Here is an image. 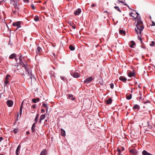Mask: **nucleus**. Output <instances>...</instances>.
<instances>
[{
    "instance_id": "1",
    "label": "nucleus",
    "mask_w": 155,
    "mask_h": 155,
    "mask_svg": "<svg viewBox=\"0 0 155 155\" xmlns=\"http://www.w3.org/2000/svg\"><path fill=\"white\" fill-rule=\"evenodd\" d=\"M133 18H134L136 20H137V23L136 25L137 29L135 28V31L136 33L138 34V31H139L140 35L141 34V31H142L144 28V26L143 24V21L141 20L140 16H137L136 18H134V16H133Z\"/></svg>"
},
{
    "instance_id": "2",
    "label": "nucleus",
    "mask_w": 155,
    "mask_h": 155,
    "mask_svg": "<svg viewBox=\"0 0 155 155\" xmlns=\"http://www.w3.org/2000/svg\"><path fill=\"white\" fill-rule=\"evenodd\" d=\"M70 74L73 77L78 78L80 76L79 73L76 71H71L70 72Z\"/></svg>"
},
{
    "instance_id": "3",
    "label": "nucleus",
    "mask_w": 155,
    "mask_h": 155,
    "mask_svg": "<svg viewBox=\"0 0 155 155\" xmlns=\"http://www.w3.org/2000/svg\"><path fill=\"white\" fill-rule=\"evenodd\" d=\"M21 23L20 21H18L16 22H14L12 24V25L14 26H16L17 28L15 29V31L17 30L19 28L21 27Z\"/></svg>"
},
{
    "instance_id": "4",
    "label": "nucleus",
    "mask_w": 155,
    "mask_h": 155,
    "mask_svg": "<svg viewBox=\"0 0 155 155\" xmlns=\"http://www.w3.org/2000/svg\"><path fill=\"white\" fill-rule=\"evenodd\" d=\"M93 79V78L92 77H89L86 78L84 81V84H88L91 83Z\"/></svg>"
},
{
    "instance_id": "5",
    "label": "nucleus",
    "mask_w": 155,
    "mask_h": 155,
    "mask_svg": "<svg viewBox=\"0 0 155 155\" xmlns=\"http://www.w3.org/2000/svg\"><path fill=\"white\" fill-rule=\"evenodd\" d=\"M127 73L128 76L129 77H134L135 76V72L134 70L133 71V72L130 71H127Z\"/></svg>"
},
{
    "instance_id": "6",
    "label": "nucleus",
    "mask_w": 155,
    "mask_h": 155,
    "mask_svg": "<svg viewBox=\"0 0 155 155\" xmlns=\"http://www.w3.org/2000/svg\"><path fill=\"white\" fill-rule=\"evenodd\" d=\"M22 56V55L21 54L19 57V64L21 66H22V67H24V66H25V64L23 62Z\"/></svg>"
},
{
    "instance_id": "7",
    "label": "nucleus",
    "mask_w": 155,
    "mask_h": 155,
    "mask_svg": "<svg viewBox=\"0 0 155 155\" xmlns=\"http://www.w3.org/2000/svg\"><path fill=\"white\" fill-rule=\"evenodd\" d=\"M13 102L12 101L8 100L6 101V104L9 107H11L13 105Z\"/></svg>"
},
{
    "instance_id": "8",
    "label": "nucleus",
    "mask_w": 155,
    "mask_h": 155,
    "mask_svg": "<svg viewBox=\"0 0 155 155\" xmlns=\"http://www.w3.org/2000/svg\"><path fill=\"white\" fill-rule=\"evenodd\" d=\"M81 11V8H78L74 12V14L76 16L80 14Z\"/></svg>"
},
{
    "instance_id": "9",
    "label": "nucleus",
    "mask_w": 155,
    "mask_h": 155,
    "mask_svg": "<svg viewBox=\"0 0 155 155\" xmlns=\"http://www.w3.org/2000/svg\"><path fill=\"white\" fill-rule=\"evenodd\" d=\"M119 79L124 83H126L127 82V79L125 77L121 76L119 78Z\"/></svg>"
},
{
    "instance_id": "10",
    "label": "nucleus",
    "mask_w": 155,
    "mask_h": 155,
    "mask_svg": "<svg viewBox=\"0 0 155 155\" xmlns=\"http://www.w3.org/2000/svg\"><path fill=\"white\" fill-rule=\"evenodd\" d=\"M130 153L134 155H136L137 153V152L136 149H132L130 150Z\"/></svg>"
},
{
    "instance_id": "11",
    "label": "nucleus",
    "mask_w": 155,
    "mask_h": 155,
    "mask_svg": "<svg viewBox=\"0 0 155 155\" xmlns=\"http://www.w3.org/2000/svg\"><path fill=\"white\" fill-rule=\"evenodd\" d=\"M136 45L135 42L133 41H132L130 42V46L131 48H134V46Z\"/></svg>"
},
{
    "instance_id": "12",
    "label": "nucleus",
    "mask_w": 155,
    "mask_h": 155,
    "mask_svg": "<svg viewBox=\"0 0 155 155\" xmlns=\"http://www.w3.org/2000/svg\"><path fill=\"white\" fill-rule=\"evenodd\" d=\"M35 127H36V124L35 123H34L32 126L31 128V130L32 132H35Z\"/></svg>"
},
{
    "instance_id": "13",
    "label": "nucleus",
    "mask_w": 155,
    "mask_h": 155,
    "mask_svg": "<svg viewBox=\"0 0 155 155\" xmlns=\"http://www.w3.org/2000/svg\"><path fill=\"white\" fill-rule=\"evenodd\" d=\"M47 153V150L46 149L43 150L41 152L40 155H46Z\"/></svg>"
},
{
    "instance_id": "14",
    "label": "nucleus",
    "mask_w": 155,
    "mask_h": 155,
    "mask_svg": "<svg viewBox=\"0 0 155 155\" xmlns=\"http://www.w3.org/2000/svg\"><path fill=\"white\" fill-rule=\"evenodd\" d=\"M140 106L137 104H135L133 107V110L137 109L138 110H139L140 109Z\"/></svg>"
},
{
    "instance_id": "15",
    "label": "nucleus",
    "mask_w": 155,
    "mask_h": 155,
    "mask_svg": "<svg viewBox=\"0 0 155 155\" xmlns=\"http://www.w3.org/2000/svg\"><path fill=\"white\" fill-rule=\"evenodd\" d=\"M42 50L41 48L39 46H38L36 49V53L37 54H38L41 52Z\"/></svg>"
},
{
    "instance_id": "16",
    "label": "nucleus",
    "mask_w": 155,
    "mask_h": 155,
    "mask_svg": "<svg viewBox=\"0 0 155 155\" xmlns=\"http://www.w3.org/2000/svg\"><path fill=\"white\" fill-rule=\"evenodd\" d=\"M21 146L20 145H19L17 147V149L16 150V155H19V151Z\"/></svg>"
},
{
    "instance_id": "17",
    "label": "nucleus",
    "mask_w": 155,
    "mask_h": 155,
    "mask_svg": "<svg viewBox=\"0 0 155 155\" xmlns=\"http://www.w3.org/2000/svg\"><path fill=\"white\" fill-rule=\"evenodd\" d=\"M17 54L15 53H13L11 54L9 57V58L10 59H12L16 57Z\"/></svg>"
},
{
    "instance_id": "18",
    "label": "nucleus",
    "mask_w": 155,
    "mask_h": 155,
    "mask_svg": "<svg viewBox=\"0 0 155 155\" xmlns=\"http://www.w3.org/2000/svg\"><path fill=\"white\" fill-rule=\"evenodd\" d=\"M119 33L120 35H126L125 31L122 29L119 30Z\"/></svg>"
},
{
    "instance_id": "19",
    "label": "nucleus",
    "mask_w": 155,
    "mask_h": 155,
    "mask_svg": "<svg viewBox=\"0 0 155 155\" xmlns=\"http://www.w3.org/2000/svg\"><path fill=\"white\" fill-rule=\"evenodd\" d=\"M112 100L111 98H110L108 100H107L106 101V102L107 104H111L112 102Z\"/></svg>"
},
{
    "instance_id": "20",
    "label": "nucleus",
    "mask_w": 155,
    "mask_h": 155,
    "mask_svg": "<svg viewBox=\"0 0 155 155\" xmlns=\"http://www.w3.org/2000/svg\"><path fill=\"white\" fill-rule=\"evenodd\" d=\"M142 153L143 155H152V154L149 153H148L146 150H143V151Z\"/></svg>"
},
{
    "instance_id": "21",
    "label": "nucleus",
    "mask_w": 155,
    "mask_h": 155,
    "mask_svg": "<svg viewBox=\"0 0 155 155\" xmlns=\"http://www.w3.org/2000/svg\"><path fill=\"white\" fill-rule=\"evenodd\" d=\"M40 101V99L39 98H33L32 100V101L34 103H36L37 102H39Z\"/></svg>"
},
{
    "instance_id": "22",
    "label": "nucleus",
    "mask_w": 155,
    "mask_h": 155,
    "mask_svg": "<svg viewBox=\"0 0 155 155\" xmlns=\"http://www.w3.org/2000/svg\"><path fill=\"white\" fill-rule=\"evenodd\" d=\"M61 135L63 137H65L66 135L65 131L63 129H61Z\"/></svg>"
},
{
    "instance_id": "23",
    "label": "nucleus",
    "mask_w": 155,
    "mask_h": 155,
    "mask_svg": "<svg viewBox=\"0 0 155 155\" xmlns=\"http://www.w3.org/2000/svg\"><path fill=\"white\" fill-rule=\"evenodd\" d=\"M138 31V33H139V35H138V40H140V41L141 43L143 42L142 41V38L141 37V36L142 35L141 34L140 35V33L139 32V31Z\"/></svg>"
},
{
    "instance_id": "24",
    "label": "nucleus",
    "mask_w": 155,
    "mask_h": 155,
    "mask_svg": "<svg viewBox=\"0 0 155 155\" xmlns=\"http://www.w3.org/2000/svg\"><path fill=\"white\" fill-rule=\"evenodd\" d=\"M42 106L46 109V111L47 112L48 111V109L49 107L47 105L44 103H43L42 104Z\"/></svg>"
},
{
    "instance_id": "25",
    "label": "nucleus",
    "mask_w": 155,
    "mask_h": 155,
    "mask_svg": "<svg viewBox=\"0 0 155 155\" xmlns=\"http://www.w3.org/2000/svg\"><path fill=\"white\" fill-rule=\"evenodd\" d=\"M126 97L127 99L130 100L132 98V95L131 94H129V95L127 94L126 95Z\"/></svg>"
},
{
    "instance_id": "26",
    "label": "nucleus",
    "mask_w": 155,
    "mask_h": 155,
    "mask_svg": "<svg viewBox=\"0 0 155 155\" xmlns=\"http://www.w3.org/2000/svg\"><path fill=\"white\" fill-rule=\"evenodd\" d=\"M24 67H25V69L26 70V72L31 70L28 67L27 64H26L25 66H24Z\"/></svg>"
},
{
    "instance_id": "27",
    "label": "nucleus",
    "mask_w": 155,
    "mask_h": 155,
    "mask_svg": "<svg viewBox=\"0 0 155 155\" xmlns=\"http://www.w3.org/2000/svg\"><path fill=\"white\" fill-rule=\"evenodd\" d=\"M69 48L72 51H73L75 49L74 47L72 45H70L69 46Z\"/></svg>"
},
{
    "instance_id": "28",
    "label": "nucleus",
    "mask_w": 155,
    "mask_h": 155,
    "mask_svg": "<svg viewBox=\"0 0 155 155\" xmlns=\"http://www.w3.org/2000/svg\"><path fill=\"white\" fill-rule=\"evenodd\" d=\"M45 117V114H42L41 115L40 119H41V120H43L44 119Z\"/></svg>"
},
{
    "instance_id": "29",
    "label": "nucleus",
    "mask_w": 155,
    "mask_h": 155,
    "mask_svg": "<svg viewBox=\"0 0 155 155\" xmlns=\"http://www.w3.org/2000/svg\"><path fill=\"white\" fill-rule=\"evenodd\" d=\"M118 1L119 2H117V3H119L120 2L121 3H122L123 5H127V4H126L125 2H123V1L119 0H118Z\"/></svg>"
},
{
    "instance_id": "30",
    "label": "nucleus",
    "mask_w": 155,
    "mask_h": 155,
    "mask_svg": "<svg viewBox=\"0 0 155 155\" xmlns=\"http://www.w3.org/2000/svg\"><path fill=\"white\" fill-rule=\"evenodd\" d=\"M99 82L100 84L101 85H102L104 84V82L102 79H99Z\"/></svg>"
},
{
    "instance_id": "31",
    "label": "nucleus",
    "mask_w": 155,
    "mask_h": 155,
    "mask_svg": "<svg viewBox=\"0 0 155 155\" xmlns=\"http://www.w3.org/2000/svg\"><path fill=\"white\" fill-rule=\"evenodd\" d=\"M34 20L36 21H38L39 20V17L38 15H36L34 19Z\"/></svg>"
},
{
    "instance_id": "32",
    "label": "nucleus",
    "mask_w": 155,
    "mask_h": 155,
    "mask_svg": "<svg viewBox=\"0 0 155 155\" xmlns=\"http://www.w3.org/2000/svg\"><path fill=\"white\" fill-rule=\"evenodd\" d=\"M30 79H31V80L32 79V78H34V79H35L34 76L32 74V72H30L29 75Z\"/></svg>"
},
{
    "instance_id": "33",
    "label": "nucleus",
    "mask_w": 155,
    "mask_h": 155,
    "mask_svg": "<svg viewBox=\"0 0 155 155\" xmlns=\"http://www.w3.org/2000/svg\"><path fill=\"white\" fill-rule=\"evenodd\" d=\"M114 8L117 11L121 12V11L118 6H115L114 7Z\"/></svg>"
},
{
    "instance_id": "34",
    "label": "nucleus",
    "mask_w": 155,
    "mask_h": 155,
    "mask_svg": "<svg viewBox=\"0 0 155 155\" xmlns=\"http://www.w3.org/2000/svg\"><path fill=\"white\" fill-rule=\"evenodd\" d=\"M141 48H143V49L146 48V46L143 42L141 43Z\"/></svg>"
},
{
    "instance_id": "35",
    "label": "nucleus",
    "mask_w": 155,
    "mask_h": 155,
    "mask_svg": "<svg viewBox=\"0 0 155 155\" xmlns=\"http://www.w3.org/2000/svg\"><path fill=\"white\" fill-rule=\"evenodd\" d=\"M155 44V43L154 41H151V43L150 44V46L151 47H153L154 46V45Z\"/></svg>"
},
{
    "instance_id": "36",
    "label": "nucleus",
    "mask_w": 155,
    "mask_h": 155,
    "mask_svg": "<svg viewBox=\"0 0 155 155\" xmlns=\"http://www.w3.org/2000/svg\"><path fill=\"white\" fill-rule=\"evenodd\" d=\"M44 126H45V127H47V125L48 124V120L47 119H46L45 120V121L44 122Z\"/></svg>"
},
{
    "instance_id": "37",
    "label": "nucleus",
    "mask_w": 155,
    "mask_h": 155,
    "mask_svg": "<svg viewBox=\"0 0 155 155\" xmlns=\"http://www.w3.org/2000/svg\"><path fill=\"white\" fill-rule=\"evenodd\" d=\"M18 129H15L13 130V132H14L15 134H16L18 132Z\"/></svg>"
},
{
    "instance_id": "38",
    "label": "nucleus",
    "mask_w": 155,
    "mask_h": 155,
    "mask_svg": "<svg viewBox=\"0 0 155 155\" xmlns=\"http://www.w3.org/2000/svg\"><path fill=\"white\" fill-rule=\"evenodd\" d=\"M114 84L113 83H111L110 84V87L112 89H113L114 88Z\"/></svg>"
},
{
    "instance_id": "39",
    "label": "nucleus",
    "mask_w": 155,
    "mask_h": 155,
    "mask_svg": "<svg viewBox=\"0 0 155 155\" xmlns=\"http://www.w3.org/2000/svg\"><path fill=\"white\" fill-rule=\"evenodd\" d=\"M10 77V75L9 74H7L5 78V79H7L8 80V77Z\"/></svg>"
},
{
    "instance_id": "40",
    "label": "nucleus",
    "mask_w": 155,
    "mask_h": 155,
    "mask_svg": "<svg viewBox=\"0 0 155 155\" xmlns=\"http://www.w3.org/2000/svg\"><path fill=\"white\" fill-rule=\"evenodd\" d=\"M9 82V81L7 79H5V84L7 85V84Z\"/></svg>"
},
{
    "instance_id": "41",
    "label": "nucleus",
    "mask_w": 155,
    "mask_h": 155,
    "mask_svg": "<svg viewBox=\"0 0 155 155\" xmlns=\"http://www.w3.org/2000/svg\"><path fill=\"white\" fill-rule=\"evenodd\" d=\"M38 121V119L37 118H35L34 120V121L35 122V123H35V124H36L37 123Z\"/></svg>"
},
{
    "instance_id": "42",
    "label": "nucleus",
    "mask_w": 155,
    "mask_h": 155,
    "mask_svg": "<svg viewBox=\"0 0 155 155\" xmlns=\"http://www.w3.org/2000/svg\"><path fill=\"white\" fill-rule=\"evenodd\" d=\"M63 80V81H64L65 80V78L63 76H61L60 77Z\"/></svg>"
},
{
    "instance_id": "43",
    "label": "nucleus",
    "mask_w": 155,
    "mask_h": 155,
    "mask_svg": "<svg viewBox=\"0 0 155 155\" xmlns=\"http://www.w3.org/2000/svg\"><path fill=\"white\" fill-rule=\"evenodd\" d=\"M13 5H14V8L15 9H17V3H15L14 4H13Z\"/></svg>"
},
{
    "instance_id": "44",
    "label": "nucleus",
    "mask_w": 155,
    "mask_h": 155,
    "mask_svg": "<svg viewBox=\"0 0 155 155\" xmlns=\"http://www.w3.org/2000/svg\"><path fill=\"white\" fill-rule=\"evenodd\" d=\"M117 150L118 152V154H120V153H121V150L120 149L118 148Z\"/></svg>"
},
{
    "instance_id": "45",
    "label": "nucleus",
    "mask_w": 155,
    "mask_h": 155,
    "mask_svg": "<svg viewBox=\"0 0 155 155\" xmlns=\"http://www.w3.org/2000/svg\"><path fill=\"white\" fill-rule=\"evenodd\" d=\"M143 103L144 104H147V103H150V101L149 100H148L144 102Z\"/></svg>"
},
{
    "instance_id": "46",
    "label": "nucleus",
    "mask_w": 155,
    "mask_h": 155,
    "mask_svg": "<svg viewBox=\"0 0 155 155\" xmlns=\"http://www.w3.org/2000/svg\"><path fill=\"white\" fill-rule=\"evenodd\" d=\"M73 97V95L72 94H68V98H70L71 97Z\"/></svg>"
},
{
    "instance_id": "47",
    "label": "nucleus",
    "mask_w": 155,
    "mask_h": 155,
    "mask_svg": "<svg viewBox=\"0 0 155 155\" xmlns=\"http://www.w3.org/2000/svg\"><path fill=\"white\" fill-rule=\"evenodd\" d=\"M150 121H148L147 122V125L149 127H152V126H150Z\"/></svg>"
},
{
    "instance_id": "48",
    "label": "nucleus",
    "mask_w": 155,
    "mask_h": 155,
    "mask_svg": "<svg viewBox=\"0 0 155 155\" xmlns=\"http://www.w3.org/2000/svg\"><path fill=\"white\" fill-rule=\"evenodd\" d=\"M31 7L33 9H35V6L33 4H31Z\"/></svg>"
},
{
    "instance_id": "49",
    "label": "nucleus",
    "mask_w": 155,
    "mask_h": 155,
    "mask_svg": "<svg viewBox=\"0 0 155 155\" xmlns=\"http://www.w3.org/2000/svg\"><path fill=\"white\" fill-rule=\"evenodd\" d=\"M36 106L35 104H33L32 105L31 107L33 108H36Z\"/></svg>"
},
{
    "instance_id": "50",
    "label": "nucleus",
    "mask_w": 155,
    "mask_h": 155,
    "mask_svg": "<svg viewBox=\"0 0 155 155\" xmlns=\"http://www.w3.org/2000/svg\"><path fill=\"white\" fill-rule=\"evenodd\" d=\"M152 25H151V26H154L155 25V22L153 21H152Z\"/></svg>"
},
{
    "instance_id": "51",
    "label": "nucleus",
    "mask_w": 155,
    "mask_h": 155,
    "mask_svg": "<svg viewBox=\"0 0 155 155\" xmlns=\"http://www.w3.org/2000/svg\"><path fill=\"white\" fill-rule=\"evenodd\" d=\"M45 112V110L44 109H41V113H43Z\"/></svg>"
},
{
    "instance_id": "52",
    "label": "nucleus",
    "mask_w": 155,
    "mask_h": 155,
    "mask_svg": "<svg viewBox=\"0 0 155 155\" xmlns=\"http://www.w3.org/2000/svg\"><path fill=\"white\" fill-rule=\"evenodd\" d=\"M18 116H19L18 113V114H17V117H16V121L15 122V123L16 122V121L18 120Z\"/></svg>"
},
{
    "instance_id": "53",
    "label": "nucleus",
    "mask_w": 155,
    "mask_h": 155,
    "mask_svg": "<svg viewBox=\"0 0 155 155\" xmlns=\"http://www.w3.org/2000/svg\"><path fill=\"white\" fill-rule=\"evenodd\" d=\"M22 108H23V105H21V106L20 108V110H22Z\"/></svg>"
},
{
    "instance_id": "54",
    "label": "nucleus",
    "mask_w": 155,
    "mask_h": 155,
    "mask_svg": "<svg viewBox=\"0 0 155 155\" xmlns=\"http://www.w3.org/2000/svg\"><path fill=\"white\" fill-rule=\"evenodd\" d=\"M27 74H28V75L29 76V74H30V72H31V71H27Z\"/></svg>"
},
{
    "instance_id": "55",
    "label": "nucleus",
    "mask_w": 155,
    "mask_h": 155,
    "mask_svg": "<svg viewBox=\"0 0 155 155\" xmlns=\"http://www.w3.org/2000/svg\"><path fill=\"white\" fill-rule=\"evenodd\" d=\"M121 149L122 151H124V148L123 147H121Z\"/></svg>"
},
{
    "instance_id": "56",
    "label": "nucleus",
    "mask_w": 155,
    "mask_h": 155,
    "mask_svg": "<svg viewBox=\"0 0 155 155\" xmlns=\"http://www.w3.org/2000/svg\"><path fill=\"white\" fill-rule=\"evenodd\" d=\"M39 116V114H38L36 115L35 118L38 119Z\"/></svg>"
},
{
    "instance_id": "57",
    "label": "nucleus",
    "mask_w": 155,
    "mask_h": 155,
    "mask_svg": "<svg viewBox=\"0 0 155 155\" xmlns=\"http://www.w3.org/2000/svg\"><path fill=\"white\" fill-rule=\"evenodd\" d=\"M15 66H16V67H17L18 66V63H16L15 64Z\"/></svg>"
},
{
    "instance_id": "58",
    "label": "nucleus",
    "mask_w": 155,
    "mask_h": 155,
    "mask_svg": "<svg viewBox=\"0 0 155 155\" xmlns=\"http://www.w3.org/2000/svg\"><path fill=\"white\" fill-rule=\"evenodd\" d=\"M3 61V59L2 58H0V62H2Z\"/></svg>"
},
{
    "instance_id": "59",
    "label": "nucleus",
    "mask_w": 155,
    "mask_h": 155,
    "mask_svg": "<svg viewBox=\"0 0 155 155\" xmlns=\"http://www.w3.org/2000/svg\"><path fill=\"white\" fill-rule=\"evenodd\" d=\"M95 5H96L95 4H93L91 5V7H93L95 6Z\"/></svg>"
},
{
    "instance_id": "60",
    "label": "nucleus",
    "mask_w": 155,
    "mask_h": 155,
    "mask_svg": "<svg viewBox=\"0 0 155 155\" xmlns=\"http://www.w3.org/2000/svg\"><path fill=\"white\" fill-rule=\"evenodd\" d=\"M22 110H19V114L20 116H21L22 114Z\"/></svg>"
},
{
    "instance_id": "61",
    "label": "nucleus",
    "mask_w": 155,
    "mask_h": 155,
    "mask_svg": "<svg viewBox=\"0 0 155 155\" xmlns=\"http://www.w3.org/2000/svg\"><path fill=\"white\" fill-rule=\"evenodd\" d=\"M103 13H107L108 15L109 14V13L107 11H105Z\"/></svg>"
},
{
    "instance_id": "62",
    "label": "nucleus",
    "mask_w": 155,
    "mask_h": 155,
    "mask_svg": "<svg viewBox=\"0 0 155 155\" xmlns=\"http://www.w3.org/2000/svg\"><path fill=\"white\" fill-rule=\"evenodd\" d=\"M72 28H73V29H75L76 28V26L75 25H74V26H73V25H72Z\"/></svg>"
},
{
    "instance_id": "63",
    "label": "nucleus",
    "mask_w": 155,
    "mask_h": 155,
    "mask_svg": "<svg viewBox=\"0 0 155 155\" xmlns=\"http://www.w3.org/2000/svg\"><path fill=\"white\" fill-rule=\"evenodd\" d=\"M3 139V138L2 137H0V142Z\"/></svg>"
},
{
    "instance_id": "64",
    "label": "nucleus",
    "mask_w": 155,
    "mask_h": 155,
    "mask_svg": "<svg viewBox=\"0 0 155 155\" xmlns=\"http://www.w3.org/2000/svg\"><path fill=\"white\" fill-rule=\"evenodd\" d=\"M140 97H139V99L140 100H142V94H141V95H140Z\"/></svg>"
}]
</instances>
